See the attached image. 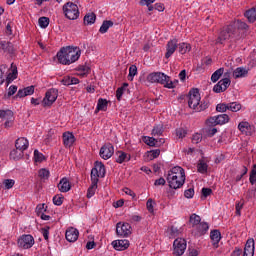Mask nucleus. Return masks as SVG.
<instances>
[{
	"mask_svg": "<svg viewBox=\"0 0 256 256\" xmlns=\"http://www.w3.org/2000/svg\"><path fill=\"white\" fill-rule=\"evenodd\" d=\"M254 255H255V240L253 238H249L246 241L243 256H254Z\"/></svg>",
	"mask_w": 256,
	"mask_h": 256,
	"instance_id": "obj_16",
	"label": "nucleus"
},
{
	"mask_svg": "<svg viewBox=\"0 0 256 256\" xmlns=\"http://www.w3.org/2000/svg\"><path fill=\"white\" fill-rule=\"evenodd\" d=\"M78 70L82 71V76L83 77H86L87 74L91 73V67L85 66V65L79 66Z\"/></svg>",
	"mask_w": 256,
	"mask_h": 256,
	"instance_id": "obj_52",
	"label": "nucleus"
},
{
	"mask_svg": "<svg viewBox=\"0 0 256 256\" xmlns=\"http://www.w3.org/2000/svg\"><path fill=\"white\" fill-rule=\"evenodd\" d=\"M57 187L61 193H68V191H71V182H69L67 177H64L60 180Z\"/></svg>",
	"mask_w": 256,
	"mask_h": 256,
	"instance_id": "obj_21",
	"label": "nucleus"
},
{
	"mask_svg": "<svg viewBox=\"0 0 256 256\" xmlns=\"http://www.w3.org/2000/svg\"><path fill=\"white\" fill-rule=\"evenodd\" d=\"M24 93L27 96L29 95H33L35 93V86H28L26 88H24Z\"/></svg>",
	"mask_w": 256,
	"mask_h": 256,
	"instance_id": "obj_60",
	"label": "nucleus"
},
{
	"mask_svg": "<svg viewBox=\"0 0 256 256\" xmlns=\"http://www.w3.org/2000/svg\"><path fill=\"white\" fill-rule=\"evenodd\" d=\"M211 193H213V190L211 188H202L203 197H209Z\"/></svg>",
	"mask_w": 256,
	"mask_h": 256,
	"instance_id": "obj_64",
	"label": "nucleus"
},
{
	"mask_svg": "<svg viewBox=\"0 0 256 256\" xmlns=\"http://www.w3.org/2000/svg\"><path fill=\"white\" fill-rule=\"evenodd\" d=\"M7 117H11V119H13V111L0 110V119H7Z\"/></svg>",
	"mask_w": 256,
	"mask_h": 256,
	"instance_id": "obj_50",
	"label": "nucleus"
},
{
	"mask_svg": "<svg viewBox=\"0 0 256 256\" xmlns=\"http://www.w3.org/2000/svg\"><path fill=\"white\" fill-rule=\"evenodd\" d=\"M57 97H59V90L52 88L46 92V95L43 99L44 107H51L54 101H57Z\"/></svg>",
	"mask_w": 256,
	"mask_h": 256,
	"instance_id": "obj_9",
	"label": "nucleus"
},
{
	"mask_svg": "<svg viewBox=\"0 0 256 256\" xmlns=\"http://www.w3.org/2000/svg\"><path fill=\"white\" fill-rule=\"evenodd\" d=\"M11 69H12L11 72H9L6 77V81H7L8 85L12 81H15V78L17 77V66H13V64H11Z\"/></svg>",
	"mask_w": 256,
	"mask_h": 256,
	"instance_id": "obj_29",
	"label": "nucleus"
},
{
	"mask_svg": "<svg viewBox=\"0 0 256 256\" xmlns=\"http://www.w3.org/2000/svg\"><path fill=\"white\" fill-rule=\"evenodd\" d=\"M0 51L3 53H6V55H15V47L13 46V43L9 41H0Z\"/></svg>",
	"mask_w": 256,
	"mask_h": 256,
	"instance_id": "obj_14",
	"label": "nucleus"
},
{
	"mask_svg": "<svg viewBox=\"0 0 256 256\" xmlns=\"http://www.w3.org/2000/svg\"><path fill=\"white\" fill-rule=\"evenodd\" d=\"M108 103L107 99L100 98L97 103L96 113L97 111H107Z\"/></svg>",
	"mask_w": 256,
	"mask_h": 256,
	"instance_id": "obj_33",
	"label": "nucleus"
},
{
	"mask_svg": "<svg viewBox=\"0 0 256 256\" xmlns=\"http://www.w3.org/2000/svg\"><path fill=\"white\" fill-rule=\"evenodd\" d=\"M63 199H65L63 196L56 195L53 197V203L54 205H57L58 207L63 205Z\"/></svg>",
	"mask_w": 256,
	"mask_h": 256,
	"instance_id": "obj_55",
	"label": "nucleus"
},
{
	"mask_svg": "<svg viewBox=\"0 0 256 256\" xmlns=\"http://www.w3.org/2000/svg\"><path fill=\"white\" fill-rule=\"evenodd\" d=\"M44 211H45V204H38L36 207V215L40 217L41 215H43Z\"/></svg>",
	"mask_w": 256,
	"mask_h": 256,
	"instance_id": "obj_58",
	"label": "nucleus"
},
{
	"mask_svg": "<svg viewBox=\"0 0 256 256\" xmlns=\"http://www.w3.org/2000/svg\"><path fill=\"white\" fill-rule=\"evenodd\" d=\"M208 167H209V166L207 165V163H205V161L200 160L199 163H198V165H197L198 173H202V174L207 173Z\"/></svg>",
	"mask_w": 256,
	"mask_h": 256,
	"instance_id": "obj_38",
	"label": "nucleus"
},
{
	"mask_svg": "<svg viewBox=\"0 0 256 256\" xmlns=\"http://www.w3.org/2000/svg\"><path fill=\"white\" fill-rule=\"evenodd\" d=\"M224 71L225 68H219L218 70H216L211 76L212 83H217V81H219V79H221V77L223 76Z\"/></svg>",
	"mask_w": 256,
	"mask_h": 256,
	"instance_id": "obj_32",
	"label": "nucleus"
},
{
	"mask_svg": "<svg viewBox=\"0 0 256 256\" xmlns=\"http://www.w3.org/2000/svg\"><path fill=\"white\" fill-rule=\"evenodd\" d=\"M38 175L41 179H49V170L42 168L39 170Z\"/></svg>",
	"mask_w": 256,
	"mask_h": 256,
	"instance_id": "obj_54",
	"label": "nucleus"
},
{
	"mask_svg": "<svg viewBox=\"0 0 256 256\" xmlns=\"http://www.w3.org/2000/svg\"><path fill=\"white\" fill-rule=\"evenodd\" d=\"M194 195H195V190L193 188H189L184 192V197H186V199H193Z\"/></svg>",
	"mask_w": 256,
	"mask_h": 256,
	"instance_id": "obj_57",
	"label": "nucleus"
},
{
	"mask_svg": "<svg viewBox=\"0 0 256 256\" xmlns=\"http://www.w3.org/2000/svg\"><path fill=\"white\" fill-rule=\"evenodd\" d=\"M17 245L20 249H31L35 245V238L31 234H23L18 238Z\"/></svg>",
	"mask_w": 256,
	"mask_h": 256,
	"instance_id": "obj_7",
	"label": "nucleus"
},
{
	"mask_svg": "<svg viewBox=\"0 0 256 256\" xmlns=\"http://www.w3.org/2000/svg\"><path fill=\"white\" fill-rule=\"evenodd\" d=\"M155 204V201H153V199H148L147 202H146V207H147V210L149 211V213H153V211H155L154 209V205Z\"/></svg>",
	"mask_w": 256,
	"mask_h": 256,
	"instance_id": "obj_56",
	"label": "nucleus"
},
{
	"mask_svg": "<svg viewBox=\"0 0 256 256\" xmlns=\"http://www.w3.org/2000/svg\"><path fill=\"white\" fill-rule=\"evenodd\" d=\"M112 246L116 251H125L129 249V240H114Z\"/></svg>",
	"mask_w": 256,
	"mask_h": 256,
	"instance_id": "obj_20",
	"label": "nucleus"
},
{
	"mask_svg": "<svg viewBox=\"0 0 256 256\" xmlns=\"http://www.w3.org/2000/svg\"><path fill=\"white\" fill-rule=\"evenodd\" d=\"M15 185V180L13 179H6L3 181V189H13V186Z\"/></svg>",
	"mask_w": 256,
	"mask_h": 256,
	"instance_id": "obj_48",
	"label": "nucleus"
},
{
	"mask_svg": "<svg viewBox=\"0 0 256 256\" xmlns=\"http://www.w3.org/2000/svg\"><path fill=\"white\" fill-rule=\"evenodd\" d=\"M233 77L234 79H241L245 77L246 75H249V70L244 67H238L233 71Z\"/></svg>",
	"mask_w": 256,
	"mask_h": 256,
	"instance_id": "obj_25",
	"label": "nucleus"
},
{
	"mask_svg": "<svg viewBox=\"0 0 256 256\" xmlns=\"http://www.w3.org/2000/svg\"><path fill=\"white\" fill-rule=\"evenodd\" d=\"M188 105L190 109H197L201 105V94L198 88H193L189 91Z\"/></svg>",
	"mask_w": 256,
	"mask_h": 256,
	"instance_id": "obj_6",
	"label": "nucleus"
},
{
	"mask_svg": "<svg viewBox=\"0 0 256 256\" xmlns=\"http://www.w3.org/2000/svg\"><path fill=\"white\" fill-rule=\"evenodd\" d=\"M189 222L193 225V227L198 226L201 223V216L197 214H192L190 216Z\"/></svg>",
	"mask_w": 256,
	"mask_h": 256,
	"instance_id": "obj_41",
	"label": "nucleus"
},
{
	"mask_svg": "<svg viewBox=\"0 0 256 256\" xmlns=\"http://www.w3.org/2000/svg\"><path fill=\"white\" fill-rule=\"evenodd\" d=\"M239 40V30L235 25H228L227 27L223 28L220 32L216 43H220V45H223L224 41H237Z\"/></svg>",
	"mask_w": 256,
	"mask_h": 256,
	"instance_id": "obj_3",
	"label": "nucleus"
},
{
	"mask_svg": "<svg viewBox=\"0 0 256 256\" xmlns=\"http://www.w3.org/2000/svg\"><path fill=\"white\" fill-rule=\"evenodd\" d=\"M166 181L170 189H181L185 185V170L181 166H175L168 171Z\"/></svg>",
	"mask_w": 256,
	"mask_h": 256,
	"instance_id": "obj_2",
	"label": "nucleus"
},
{
	"mask_svg": "<svg viewBox=\"0 0 256 256\" xmlns=\"http://www.w3.org/2000/svg\"><path fill=\"white\" fill-rule=\"evenodd\" d=\"M42 235L45 241H49V227L42 228Z\"/></svg>",
	"mask_w": 256,
	"mask_h": 256,
	"instance_id": "obj_63",
	"label": "nucleus"
},
{
	"mask_svg": "<svg viewBox=\"0 0 256 256\" xmlns=\"http://www.w3.org/2000/svg\"><path fill=\"white\" fill-rule=\"evenodd\" d=\"M15 147L18 151H21L23 153L24 151H27V149H29V140H27V138L25 137L18 138L15 141Z\"/></svg>",
	"mask_w": 256,
	"mask_h": 256,
	"instance_id": "obj_19",
	"label": "nucleus"
},
{
	"mask_svg": "<svg viewBox=\"0 0 256 256\" xmlns=\"http://www.w3.org/2000/svg\"><path fill=\"white\" fill-rule=\"evenodd\" d=\"M244 15L248 19L249 23H255V21H256V7H252L251 9L247 10Z\"/></svg>",
	"mask_w": 256,
	"mask_h": 256,
	"instance_id": "obj_27",
	"label": "nucleus"
},
{
	"mask_svg": "<svg viewBox=\"0 0 256 256\" xmlns=\"http://www.w3.org/2000/svg\"><path fill=\"white\" fill-rule=\"evenodd\" d=\"M34 161L36 163H42V161H45V156L39 150H34Z\"/></svg>",
	"mask_w": 256,
	"mask_h": 256,
	"instance_id": "obj_43",
	"label": "nucleus"
},
{
	"mask_svg": "<svg viewBox=\"0 0 256 256\" xmlns=\"http://www.w3.org/2000/svg\"><path fill=\"white\" fill-rule=\"evenodd\" d=\"M249 181L251 185H255L256 183V164L253 165L252 170L250 172Z\"/></svg>",
	"mask_w": 256,
	"mask_h": 256,
	"instance_id": "obj_47",
	"label": "nucleus"
},
{
	"mask_svg": "<svg viewBox=\"0 0 256 256\" xmlns=\"http://www.w3.org/2000/svg\"><path fill=\"white\" fill-rule=\"evenodd\" d=\"M97 190V184H94V182H92L91 186L88 188L87 190V198L91 199V197H93V195H95V191Z\"/></svg>",
	"mask_w": 256,
	"mask_h": 256,
	"instance_id": "obj_45",
	"label": "nucleus"
},
{
	"mask_svg": "<svg viewBox=\"0 0 256 256\" xmlns=\"http://www.w3.org/2000/svg\"><path fill=\"white\" fill-rule=\"evenodd\" d=\"M209 231V224L207 222H201L196 226L195 237H203Z\"/></svg>",
	"mask_w": 256,
	"mask_h": 256,
	"instance_id": "obj_22",
	"label": "nucleus"
},
{
	"mask_svg": "<svg viewBox=\"0 0 256 256\" xmlns=\"http://www.w3.org/2000/svg\"><path fill=\"white\" fill-rule=\"evenodd\" d=\"M95 168L97 169L100 177H105V165L103 164V162H96Z\"/></svg>",
	"mask_w": 256,
	"mask_h": 256,
	"instance_id": "obj_40",
	"label": "nucleus"
},
{
	"mask_svg": "<svg viewBox=\"0 0 256 256\" xmlns=\"http://www.w3.org/2000/svg\"><path fill=\"white\" fill-rule=\"evenodd\" d=\"M155 141H157V139L153 137H149V136L144 137V143H146V145H149V147H155L156 145Z\"/></svg>",
	"mask_w": 256,
	"mask_h": 256,
	"instance_id": "obj_51",
	"label": "nucleus"
},
{
	"mask_svg": "<svg viewBox=\"0 0 256 256\" xmlns=\"http://www.w3.org/2000/svg\"><path fill=\"white\" fill-rule=\"evenodd\" d=\"M114 153H115V148L112 146L111 143L105 144L100 149V157L102 159H105V161H107V159H111Z\"/></svg>",
	"mask_w": 256,
	"mask_h": 256,
	"instance_id": "obj_13",
	"label": "nucleus"
},
{
	"mask_svg": "<svg viewBox=\"0 0 256 256\" xmlns=\"http://www.w3.org/2000/svg\"><path fill=\"white\" fill-rule=\"evenodd\" d=\"M135 75H137V66L131 65L129 67V74H128L129 81H133V77H135Z\"/></svg>",
	"mask_w": 256,
	"mask_h": 256,
	"instance_id": "obj_49",
	"label": "nucleus"
},
{
	"mask_svg": "<svg viewBox=\"0 0 256 256\" xmlns=\"http://www.w3.org/2000/svg\"><path fill=\"white\" fill-rule=\"evenodd\" d=\"M113 27V21L111 20H104L100 29H99V33H101L102 35L107 33V31H109V28Z\"/></svg>",
	"mask_w": 256,
	"mask_h": 256,
	"instance_id": "obj_30",
	"label": "nucleus"
},
{
	"mask_svg": "<svg viewBox=\"0 0 256 256\" xmlns=\"http://www.w3.org/2000/svg\"><path fill=\"white\" fill-rule=\"evenodd\" d=\"M97 20V15L95 13H88L84 16V25H93Z\"/></svg>",
	"mask_w": 256,
	"mask_h": 256,
	"instance_id": "obj_28",
	"label": "nucleus"
},
{
	"mask_svg": "<svg viewBox=\"0 0 256 256\" xmlns=\"http://www.w3.org/2000/svg\"><path fill=\"white\" fill-rule=\"evenodd\" d=\"M99 177H101V175H99V171L94 167L91 170V181L94 183V185L99 183Z\"/></svg>",
	"mask_w": 256,
	"mask_h": 256,
	"instance_id": "obj_37",
	"label": "nucleus"
},
{
	"mask_svg": "<svg viewBox=\"0 0 256 256\" xmlns=\"http://www.w3.org/2000/svg\"><path fill=\"white\" fill-rule=\"evenodd\" d=\"M179 233H181V230H179L177 227L172 226V227L170 228V235H171L172 237H177V235H179Z\"/></svg>",
	"mask_w": 256,
	"mask_h": 256,
	"instance_id": "obj_61",
	"label": "nucleus"
},
{
	"mask_svg": "<svg viewBox=\"0 0 256 256\" xmlns=\"http://www.w3.org/2000/svg\"><path fill=\"white\" fill-rule=\"evenodd\" d=\"M79 239V230L77 228H68L66 230V240L69 241V243H75Z\"/></svg>",
	"mask_w": 256,
	"mask_h": 256,
	"instance_id": "obj_18",
	"label": "nucleus"
},
{
	"mask_svg": "<svg viewBox=\"0 0 256 256\" xmlns=\"http://www.w3.org/2000/svg\"><path fill=\"white\" fill-rule=\"evenodd\" d=\"M210 239L213 241V247H219V241H221V232L219 230H212L210 232Z\"/></svg>",
	"mask_w": 256,
	"mask_h": 256,
	"instance_id": "obj_26",
	"label": "nucleus"
},
{
	"mask_svg": "<svg viewBox=\"0 0 256 256\" xmlns=\"http://www.w3.org/2000/svg\"><path fill=\"white\" fill-rule=\"evenodd\" d=\"M229 115L227 114H220L218 116L210 117L207 120L208 125H212L215 127V125H225V123H229Z\"/></svg>",
	"mask_w": 256,
	"mask_h": 256,
	"instance_id": "obj_11",
	"label": "nucleus"
},
{
	"mask_svg": "<svg viewBox=\"0 0 256 256\" xmlns=\"http://www.w3.org/2000/svg\"><path fill=\"white\" fill-rule=\"evenodd\" d=\"M127 87H129V84L124 83L121 87H119L116 90V98L118 101H121V97H123V93H125V91H127Z\"/></svg>",
	"mask_w": 256,
	"mask_h": 256,
	"instance_id": "obj_34",
	"label": "nucleus"
},
{
	"mask_svg": "<svg viewBox=\"0 0 256 256\" xmlns=\"http://www.w3.org/2000/svg\"><path fill=\"white\" fill-rule=\"evenodd\" d=\"M38 23L41 27V29H47V27H49V18L48 17H40L38 20Z\"/></svg>",
	"mask_w": 256,
	"mask_h": 256,
	"instance_id": "obj_42",
	"label": "nucleus"
},
{
	"mask_svg": "<svg viewBox=\"0 0 256 256\" xmlns=\"http://www.w3.org/2000/svg\"><path fill=\"white\" fill-rule=\"evenodd\" d=\"M23 158V152L14 149L10 152V159H13V161H19V159Z\"/></svg>",
	"mask_w": 256,
	"mask_h": 256,
	"instance_id": "obj_35",
	"label": "nucleus"
},
{
	"mask_svg": "<svg viewBox=\"0 0 256 256\" xmlns=\"http://www.w3.org/2000/svg\"><path fill=\"white\" fill-rule=\"evenodd\" d=\"M228 111H232V113H237V111H241V104L237 102L228 103Z\"/></svg>",
	"mask_w": 256,
	"mask_h": 256,
	"instance_id": "obj_39",
	"label": "nucleus"
},
{
	"mask_svg": "<svg viewBox=\"0 0 256 256\" xmlns=\"http://www.w3.org/2000/svg\"><path fill=\"white\" fill-rule=\"evenodd\" d=\"M177 43H178L177 39H172L168 41L166 45V54H165L166 59H169V57H171V55H173V53L177 51V47H178Z\"/></svg>",
	"mask_w": 256,
	"mask_h": 256,
	"instance_id": "obj_17",
	"label": "nucleus"
},
{
	"mask_svg": "<svg viewBox=\"0 0 256 256\" xmlns=\"http://www.w3.org/2000/svg\"><path fill=\"white\" fill-rule=\"evenodd\" d=\"M62 139L66 147H73V143H75V135H73V133L64 132Z\"/></svg>",
	"mask_w": 256,
	"mask_h": 256,
	"instance_id": "obj_23",
	"label": "nucleus"
},
{
	"mask_svg": "<svg viewBox=\"0 0 256 256\" xmlns=\"http://www.w3.org/2000/svg\"><path fill=\"white\" fill-rule=\"evenodd\" d=\"M243 205H245V200H241L236 203V215L241 217V209H243Z\"/></svg>",
	"mask_w": 256,
	"mask_h": 256,
	"instance_id": "obj_53",
	"label": "nucleus"
},
{
	"mask_svg": "<svg viewBox=\"0 0 256 256\" xmlns=\"http://www.w3.org/2000/svg\"><path fill=\"white\" fill-rule=\"evenodd\" d=\"M56 57L61 65H71V63H75V61H79L81 49L71 46L63 47L57 53Z\"/></svg>",
	"mask_w": 256,
	"mask_h": 256,
	"instance_id": "obj_1",
	"label": "nucleus"
},
{
	"mask_svg": "<svg viewBox=\"0 0 256 256\" xmlns=\"http://www.w3.org/2000/svg\"><path fill=\"white\" fill-rule=\"evenodd\" d=\"M152 135H163V124H157L152 129Z\"/></svg>",
	"mask_w": 256,
	"mask_h": 256,
	"instance_id": "obj_44",
	"label": "nucleus"
},
{
	"mask_svg": "<svg viewBox=\"0 0 256 256\" xmlns=\"http://www.w3.org/2000/svg\"><path fill=\"white\" fill-rule=\"evenodd\" d=\"M17 93V86L11 85L8 89V97H12V95H15Z\"/></svg>",
	"mask_w": 256,
	"mask_h": 256,
	"instance_id": "obj_62",
	"label": "nucleus"
},
{
	"mask_svg": "<svg viewBox=\"0 0 256 256\" xmlns=\"http://www.w3.org/2000/svg\"><path fill=\"white\" fill-rule=\"evenodd\" d=\"M239 131L243 133V135L251 136L255 133V126H251L249 122H240L238 125Z\"/></svg>",
	"mask_w": 256,
	"mask_h": 256,
	"instance_id": "obj_15",
	"label": "nucleus"
},
{
	"mask_svg": "<svg viewBox=\"0 0 256 256\" xmlns=\"http://www.w3.org/2000/svg\"><path fill=\"white\" fill-rule=\"evenodd\" d=\"M236 27V29L239 31H247V29H249V25H247V23L238 20L236 23L232 24Z\"/></svg>",
	"mask_w": 256,
	"mask_h": 256,
	"instance_id": "obj_36",
	"label": "nucleus"
},
{
	"mask_svg": "<svg viewBox=\"0 0 256 256\" xmlns=\"http://www.w3.org/2000/svg\"><path fill=\"white\" fill-rule=\"evenodd\" d=\"M230 85L231 79H229V74L225 73L224 78L214 85L213 91L214 93H223L229 89Z\"/></svg>",
	"mask_w": 256,
	"mask_h": 256,
	"instance_id": "obj_8",
	"label": "nucleus"
},
{
	"mask_svg": "<svg viewBox=\"0 0 256 256\" xmlns=\"http://www.w3.org/2000/svg\"><path fill=\"white\" fill-rule=\"evenodd\" d=\"M228 110H229V104L220 103V104H217L216 106V111L218 113H225Z\"/></svg>",
	"mask_w": 256,
	"mask_h": 256,
	"instance_id": "obj_46",
	"label": "nucleus"
},
{
	"mask_svg": "<svg viewBox=\"0 0 256 256\" xmlns=\"http://www.w3.org/2000/svg\"><path fill=\"white\" fill-rule=\"evenodd\" d=\"M174 247V255L181 256L185 253V249H187V241L183 238H177L173 243Z\"/></svg>",
	"mask_w": 256,
	"mask_h": 256,
	"instance_id": "obj_10",
	"label": "nucleus"
},
{
	"mask_svg": "<svg viewBox=\"0 0 256 256\" xmlns=\"http://www.w3.org/2000/svg\"><path fill=\"white\" fill-rule=\"evenodd\" d=\"M176 135H177V137H179V139H183V137H185V135H187V130H185L183 128H178V129H176Z\"/></svg>",
	"mask_w": 256,
	"mask_h": 256,
	"instance_id": "obj_59",
	"label": "nucleus"
},
{
	"mask_svg": "<svg viewBox=\"0 0 256 256\" xmlns=\"http://www.w3.org/2000/svg\"><path fill=\"white\" fill-rule=\"evenodd\" d=\"M178 51L181 53V55L189 53V51H191V44L185 42L178 44Z\"/></svg>",
	"mask_w": 256,
	"mask_h": 256,
	"instance_id": "obj_31",
	"label": "nucleus"
},
{
	"mask_svg": "<svg viewBox=\"0 0 256 256\" xmlns=\"http://www.w3.org/2000/svg\"><path fill=\"white\" fill-rule=\"evenodd\" d=\"M63 13L67 19L70 21H75L79 19V6L73 2H67L63 5Z\"/></svg>",
	"mask_w": 256,
	"mask_h": 256,
	"instance_id": "obj_5",
	"label": "nucleus"
},
{
	"mask_svg": "<svg viewBox=\"0 0 256 256\" xmlns=\"http://www.w3.org/2000/svg\"><path fill=\"white\" fill-rule=\"evenodd\" d=\"M147 81L150 83H160L167 89H175V84L171 81V78L163 72H153L147 76Z\"/></svg>",
	"mask_w": 256,
	"mask_h": 256,
	"instance_id": "obj_4",
	"label": "nucleus"
},
{
	"mask_svg": "<svg viewBox=\"0 0 256 256\" xmlns=\"http://www.w3.org/2000/svg\"><path fill=\"white\" fill-rule=\"evenodd\" d=\"M117 158L116 163H127V161H131V155L128 153H125L123 151L116 152Z\"/></svg>",
	"mask_w": 256,
	"mask_h": 256,
	"instance_id": "obj_24",
	"label": "nucleus"
},
{
	"mask_svg": "<svg viewBox=\"0 0 256 256\" xmlns=\"http://www.w3.org/2000/svg\"><path fill=\"white\" fill-rule=\"evenodd\" d=\"M116 233L119 237H127L131 235V224L130 223H117Z\"/></svg>",
	"mask_w": 256,
	"mask_h": 256,
	"instance_id": "obj_12",
	"label": "nucleus"
}]
</instances>
